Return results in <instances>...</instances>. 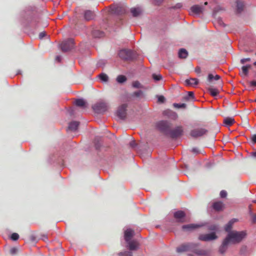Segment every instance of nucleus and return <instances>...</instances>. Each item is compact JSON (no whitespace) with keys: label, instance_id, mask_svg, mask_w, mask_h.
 I'll list each match as a JSON object with an SVG mask.
<instances>
[{"label":"nucleus","instance_id":"4468645a","mask_svg":"<svg viewBox=\"0 0 256 256\" xmlns=\"http://www.w3.org/2000/svg\"><path fill=\"white\" fill-rule=\"evenodd\" d=\"M134 234V232L131 228H127L124 231V238L126 242L132 240Z\"/></svg>","mask_w":256,"mask_h":256},{"label":"nucleus","instance_id":"3c124183","mask_svg":"<svg viewBox=\"0 0 256 256\" xmlns=\"http://www.w3.org/2000/svg\"><path fill=\"white\" fill-rule=\"evenodd\" d=\"M250 58H242V59L240 60V63L242 64H244L246 62H250Z\"/></svg>","mask_w":256,"mask_h":256},{"label":"nucleus","instance_id":"f03ea898","mask_svg":"<svg viewBox=\"0 0 256 256\" xmlns=\"http://www.w3.org/2000/svg\"><path fill=\"white\" fill-rule=\"evenodd\" d=\"M118 56L124 60H132L136 58V53L130 50H120Z\"/></svg>","mask_w":256,"mask_h":256},{"label":"nucleus","instance_id":"13d9d810","mask_svg":"<svg viewBox=\"0 0 256 256\" xmlns=\"http://www.w3.org/2000/svg\"><path fill=\"white\" fill-rule=\"evenodd\" d=\"M250 86H256V80H252L250 82Z\"/></svg>","mask_w":256,"mask_h":256},{"label":"nucleus","instance_id":"dca6fc26","mask_svg":"<svg viewBox=\"0 0 256 256\" xmlns=\"http://www.w3.org/2000/svg\"><path fill=\"white\" fill-rule=\"evenodd\" d=\"M163 114L168 118L173 120H176L178 118L176 113L170 110H166L164 111Z\"/></svg>","mask_w":256,"mask_h":256},{"label":"nucleus","instance_id":"7c9ffc66","mask_svg":"<svg viewBox=\"0 0 256 256\" xmlns=\"http://www.w3.org/2000/svg\"><path fill=\"white\" fill-rule=\"evenodd\" d=\"M250 68H251V66L250 64L244 66H242V74L244 76H247L248 74V70Z\"/></svg>","mask_w":256,"mask_h":256},{"label":"nucleus","instance_id":"f257e3e1","mask_svg":"<svg viewBox=\"0 0 256 256\" xmlns=\"http://www.w3.org/2000/svg\"><path fill=\"white\" fill-rule=\"evenodd\" d=\"M246 236V231L238 232L232 230L228 233L226 236L230 243L235 244L240 242Z\"/></svg>","mask_w":256,"mask_h":256},{"label":"nucleus","instance_id":"cd10ccee","mask_svg":"<svg viewBox=\"0 0 256 256\" xmlns=\"http://www.w3.org/2000/svg\"><path fill=\"white\" fill-rule=\"evenodd\" d=\"M222 206L223 204L220 202H214L212 204L213 208L217 211H220L222 210Z\"/></svg>","mask_w":256,"mask_h":256},{"label":"nucleus","instance_id":"aec40b11","mask_svg":"<svg viewBox=\"0 0 256 256\" xmlns=\"http://www.w3.org/2000/svg\"><path fill=\"white\" fill-rule=\"evenodd\" d=\"M185 82L188 86H195L198 84V80L196 78H190L186 79Z\"/></svg>","mask_w":256,"mask_h":256},{"label":"nucleus","instance_id":"393cba45","mask_svg":"<svg viewBox=\"0 0 256 256\" xmlns=\"http://www.w3.org/2000/svg\"><path fill=\"white\" fill-rule=\"evenodd\" d=\"M237 221V219L233 218L229 221V222L226 225L224 230L228 233L231 231L233 224Z\"/></svg>","mask_w":256,"mask_h":256},{"label":"nucleus","instance_id":"a878e982","mask_svg":"<svg viewBox=\"0 0 256 256\" xmlns=\"http://www.w3.org/2000/svg\"><path fill=\"white\" fill-rule=\"evenodd\" d=\"M92 34L94 38H102L104 36V32L97 29H94L92 32Z\"/></svg>","mask_w":256,"mask_h":256},{"label":"nucleus","instance_id":"bf43d9fd","mask_svg":"<svg viewBox=\"0 0 256 256\" xmlns=\"http://www.w3.org/2000/svg\"><path fill=\"white\" fill-rule=\"evenodd\" d=\"M182 6V4L180 3L177 4L175 6V8H180Z\"/></svg>","mask_w":256,"mask_h":256},{"label":"nucleus","instance_id":"4be33fe9","mask_svg":"<svg viewBox=\"0 0 256 256\" xmlns=\"http://www.w3.org/2000/svg\"><path fill=\"white\" fill-rule=\"evenodd\" d=\"M200 226H201L196 224H188L182 226V228L184 230L189 231L198 228Z\"/></svg>","mask_w":256,"mask_h":256},{"label":"nucleus","instance_id":"b1692460","mask_svg":"<svg viewBox=\"0 0 256 256\" xmlns=\"http://www.w3.org/2000/svg\"><path fill=\"white\" fill-rule=\"evenodd\" d=\"M236 11L238 13H240L244 8V3L242 0H237L236 2Z\"/></svg>","mask_w":256,"mask_h":256},{"label":"nucleus","instance_id":"7ed1b4c3","mask_svg":"<svg viewBox=\"0 0 256 256\" xmlns=\"http://www.w3.org/2000/svg\"><path fill=\"white\" fill-rule=\"evenodd\" d=\"M156 127L159 130L167 136L172 127V124L167 120H161L156 124Z\"/></svg>","mask_w":256,"mask_h":256},{"label":"nucleus","instance_id":"de8ad7c7","mask_svg":"<svg viewBox=\"0 0 256 256\" xmlns=\"http://www.w3.org/2000/svg\"><path fill=\"white\" fill-rule=\"evenodd\" d=\"M220 197L222 198H226L227 196V192L226 190H222L220 192Z\"/></svg>","mask_w":256,"mask_h":256},{"label":"nucleus","instance_id":"f8f14e48","mask_svg":"<svg viewBox=\"0 0 256 256\" xmlns=\"http://www.w3.org/2000/svg\"><path fill=\"white\" fill-rule=\"evenodd\" d=\"M217 238L214 232H212L208 234H203L199 236L198 240L204 242H208L216 240Z\"/></svg>","mask_w":256,"mask_h":256},{"label":"nucleus","instance_id":"052dcab7","mask_svg":"<svg viewBox=\"0 0 256 256\" xmlns=\"http://www.w3.org/2000/svg\"><path fill=\"white\" fill-rule=\"evenodd\" d=\"M192 152L196 154H198L199 152L197 148H194L192 149Z\"/></svg>","mask_w":256,"mask_h":256},{"label":"nucleus","instance_id":"c756f323","mask_svg":"<svg viewBox=\"0 0 256 256\" xmlns=\"http://www.w3.org/2000/svg\"><path fill=\"white\" fill-rule=\"evenodd\" d=\"M75 104L76 106L83 107L86 104L85 101L82 98H78L76 100Z\"/></svg>","mask_w":256,"mask_h":256},{"label":"nucleus","instance_id":"c85d7f7f","mask_svg":"<svg viewBox=\"0 0 256 256\" xmlns=\"http://www.w3.org/2000/svg\"><path fill=\"white\" fill-rule=\"evenodd\" d=\"M224 122L225 124L230 126L234 122V120L232 118H226L224 119Z\"/></svg>","mask_w":256,"mask_h":256},{"label":"nucleus","instance_id":"6e6d98bb","mask_svg":"<svg viewBox=\"0 0 256 256\" xmlns=\"http://www.w3.org/2000/svg\"><path fill=\"white\" fill-rule=\"evenodd\" d=\"M164 0H152L153 2L157 5L160 4Z\"/></svg>","mask_w":256,"mask_h":256},{"label":"nucleus","instance_id":"423d86ee","mask_svg":"<svg viewBox=\"0 0 256 256\" xmlns=\"http://www.w3.org/2000/svg\"><path fill=\"white\" fill-rule=\"evenodd\" d=\"M126 104H122L120 106L116 111V116L120 120H124L126 116Z\"/></svg>","mask_w":256,"mask_h":256},{"label":"nucleus","instance_id":"58836bf2","mask_svg":"<svg viewBox=\"0 0 256 256\" xmlns=\"http://www.w3.org/2000/svg\"><path fill=\"white\" fill-rule=\"evenodd\" d=\"M186 100H190L194 98V93L192 92H189L188 95L185 97Z\"/></svg>","mask_w":256,"mask_h":256},{"label":"nucleus","instance_id":"5701e85b","mask_svg":"<svg viewBox=\"0 0 256 256\" xmlns=\"http://www.w3.org/2000/svg\"><path fill=\"white\" fill-rule=\"evenodd\" d=\"M79 124V122L72 121L69 124L68 130L70 131L74 132L77 130Z\"/></svg>","mask_w":256,"mask_h":256},{"label":"nucleus","instance_id":"412c9836","mask_svg":"<svg viewBox=\"0 0 256 256\" xmlns=\"http://www.w3.org/2000/svg\"><path fill=\"white\" fill-rule=\"evenodd\" d=\"M94 17V14L90 10H86L84 13V18L85 20L88 21L92 20Z\"/></svg>","mask_w":256,"mask_h":256},{"label":"nucleus","instance_id":"8fccbe9b","mask_svg":"<svg viewBox=\"0 0 256 256\" xmlns=\"http://www.w3.org/2000/svg\"><path fill=\"white\" fill-rule=\"evenodd\" d=\"M251 140L253 144H256V134L252 136Z\"/></svg>","mask_w":256,"mask_h":256},{"label":"nucleus","instance_id":"a211bd4d","mask_svg":"<svg viewBox=\"0 0 256 256\" xmlns=\"http://www.w3.org/2000/svg\"><path fill=\"white\" fill-rule=\"evenodd\" d=\"M229 244L230 242L226 238L223 240L222 245L220 246L219 248V252L222 254L224 253L228 248V245Z\"/></svg>","mask_w":256,"mask_h":256},{"label":"nucleus","instance_id":"e2e57ef3","mask_svg":"<svg viewBox=\"0 0 256 256\" xmlns=\"http://www.w3.org/2000/svg\"><path fill=\"white\" fill-rule=\"evenodd\" d=\"M195 71L197 73H200V67L196 68Z\"/></svg>","mask_w":256,"mask_h":256},{"label":"nucleus","instance_id":"864d4df0","mask_svg":"<svg viewBox=\"0 0 256 256\" xmlns=\"http://www.w3.org/2000/svg\"><path fill=\"white\" fill-rule=\"evenodd\" d=\"M18 250L16 248H12L10 250V252L12 254H14L16 253Z\"/></svg>","mask_w":256,"mask_h":256},{"label":"nucleus","instance_id":"680f3d73","mask_svg":"<svg viewBox=\"0 0 256 256\" xmlns=\"http://www.w3.org/2000/svg\"><path fill=\"white\" fill-rule=\"evenodd\" d=\"M252 222L253 223H256V214L252 215Z\"/></svg>","mask_w":256,"mask_h":256},{"label":"nucleus","instance_id":"f704fd0d","mask_svg":"<svg viewBox=\"0 0 256 256\" xmlns=\"http://www.w3.org/2000/svg\"><path fill=\"white\" fill-rule=\"evenodd\" d=\"M220 78V76L216 74L214 76L212 74H209L208 75V80L211 82L212 80H218Z\"/></svg>","mask_w":256,"mask_h":256},{"label":"nucleus","instance_id":"4d7b16f0","mask_svg":"<svg viewBox=\"0 0 256 256\" xmlns=\"http://www.w3.org/2000/svg\"><path fill=\"white\" fill-rule=\"evenodd\" d=\"M62 60V57L60 56H57L56 58V61L60 62Z\"/></svg>","mask_w":256,"mask_h":256},{"label":"nucleus","instance_id":"774afa93","mask_svg":"<svg viewBox=\"0 0 256 256\" xmlns=\"http://www.w3.org/2000/svg\"><path fill=\"white\" fill-rule=\"evenodd\" d=\"M254 66H256V62H255L254 63Z\"/></svg>","mask_w":256,"mask_h":256},{"label":"nucleus","instance_id":"69168bd1","mask_svg":"<svg viewBox=\"0 0 256 256\" xmlns=\"http://www.w3.org/2000/svg\"><path fill=\"white\" fill-rule=\"evenodd\" d=\"M252 156L256 158V152H253L252 154Z\"/></svg>","mask_w":256,"mask_h":256},{"label":"nucleus","instance_id":"2f4dec72","mask_svg":"<svg viewBox=\"0 0 256 256\" xmlns=\"http://www.w3.org/2000/svg\"><path fill=\"white\" fill-rule=\"evenodd\" d=\"M208 90L210 94L213 96H216L219 93L218 90L216 88H208Z\"/></svg>","mask_w":256,"mask_h":256},{"label":"nucleus","instance_id":"5fc2aeb1","mask_svg":"<svg viewBox=\"0 0 256 256\" xmlns=\"http://www.w3.org/2000/svg\"><path fill=\"white\" fill-rule=\"evenodd\" d=\"M46 34L45 32H41L39 34V38L40 39H42L43 38H44L46 36Z\"/></svg>","mask_w":256,"mask_h":256},{"label":"nucleus","instance_id":"338daca9","mask_svg":"<svg viewBox=\"0 0 256 256\" xmlns=\"http://www.w3.org/2000/svg\"><path fill=\"white\" fill-rule=\"evenodd\" d=\"M46 239H47V237L46 236H44V238H43L44 240H45Z\"/></svg>","mask_w":256,"mask_h":256},{"label":"nucleus","instance_id":"603ef678","mask_svg":"<svg viewBox=\"0 0 256 256\" xmlns=\"http://www.w3.org/2000/svg\"><path fill=\"white\" fill-rule=\"evenodd\" d=\"M130 146L132 148H134L136 146V142H135V140H132L130 142Z\"/></svg>","mask_w":256,"mask_h":256},{"label":"nucleus","instance_id":"a18cd8bd","mask_svg":"<svg viewBox=\"0 0 256 256\" xmlns=\"http://www.w3.org/2000/svg\"><path fill=\"white\" fill-rule=\"evenodd\" d=\"M208 229L211 230H216L218 228L216 225L212 224L209 226Z\"/></svg>","mask_w":256,"mask_h":256},{"label":"nucleus","instance_id":"bb28decb","mask_svg":"<svg viewBox=\"0 0 256 256\" xmlns=\"http://www.w3.org/2000/svg\"><path fill=\"white\" fill-rule=\"evenodd\" d=\"M178 57L180 58H186L188 56V51L184 48H180L178 51Z\"/></svg>","mask_w":256,"mask_h":256},{"label":"nucleus","instance_id":"20e7f679","mask_svg":"<svg viewBox=\"0 0 256 256\" xmlns=\"http://www.w3.org/2000/svg\"><path fill=\"white\" fill-rule=\"evenodd\" d=\"M60 47L62 51L64 52L72 50L74 48L73 39L69 38L63 41L60 44Z\"/></svg>","mask_w":256,"mask_h":256},{"label":"nucleus","instance_id":"9d476101","mask_svg":"<svg viewBox=\"0 0 256 256\" xmlns=\"http://www.w3.org/2000/svg\"><path fill=\"white\" fill-rule=\"evenodd\" d=\"M195 245L192 248V252H194L196 254L199 256H204L208 254V252L206 250L198 248V247L200 246L199 243H194Z\"/></svg>","mask_w":256,"mask_h":256},{"label":"nucleus","instance_id":"39448f33","mask_svg":"<svg viewBox=\"0 0 256 256\" xmlns=\"http://www.w3.org/2000/svg\"><path fill=\"white\" fill-rule=\"evenodd\" d=\"M183 128L182 126H176L173 130L170 129L168 134L167 136H169L172 138H176L182 134Z\"/></svg>","mask_w":256,"mask_h":256},{"label":"nucleus","instance_id":"a19ab883","mask_svg":"<svg viewBox=\"0 0 256 256\" xmlns=\"http://www.w3.org/2000/svg\"><path fill=\"white\" fill-rule=\"evenodd\" d=\"M132 86L134 88H141L142 86L138 81H134L132 82Z\"/></svg>","mask_w":256,"mask_h":256},{"label":"nucleus","instance_id":"0eeeda50","mask_svg":"<svg viewBox=\"0 0 256 256\" xmlns=\"http://www.w3.org/2000/svg\"><path fill=\"white\" fill-rule=\"evenodd\" d=\"M92 108L96 113H102L107 110V106L105 102H100L93 106Z\"/></svg>","mask_w":256,"mask_h":256},{"label":"nucleus","instance_id":"2eb2a0df","mask_svg":"<svg viewBox=\"0 0 256 256\" xmlns=\"http://www.w3.org/2000/svg\"><path fill=\"white\" fill-rule=\"evenodd\" d=\"M204 10V8L202 6H200L198 5H194L190 8L191 12L192 14L199 15L202 14Z\"/></svg>","mask_w":256,"mask_h":256},{"label":"nucleus","instance_id":"79ce46f5","mask_svg":"<svg viewBox=\"0 0 256 256\" xmlns=\"http://www.w3.org/2000/svg\"><path fill=\"white\" fill-rule=\"evenodd\" d=\"M19 238V235L17 234V233H13L11 235V236H10V238L12 240H16L18 239Z\"/></svg>","mask_w":256,"mask_h":256},{"label":"nucleus","instance_id":"e433bc0d","mask_svg":"<svg viewBox=\"0 0 256 256\" xmlns=\"http://www.w3.org/2000/svg\"><path fill=\"white\" fill-rule=\"evenodd\" d=\"M152 78L156 81L158 82L162 79V76L160 74H154L152 75Z\"/></svg>","mask_w":256,"mask_h":256},{"label":"nucleus","instance_id":"f3484780","mask_svg":"<svg viewBox=\"0 0 256 256\" xmlns=\"http://www.w3.org/2000/svg\"><path fill=\"white\" fill-rule=\"evenodd\" d=\"M126 242L127 246L130 250H135L138 248V243L136 240H131Z\"/></svg>","mask_w":256,"mask_h":256},{"label":"nucleus","instance_id":"1a4fd4ad","mask_svg":"<svg viewBox=\"0 0 256 256\" xmlns=\"http://www.w3.org/2000/svg\"><path fill=\"white\" fill-rule=\"evenodd\" d=\"M194 246L192 242L184 244L178 247L176 250L178 253L191 251Z\"/></svg>","mask_w":256,"mask_h":256},{"label":"nucleus","instance_id":"c03bdc74","mask_svg":"<svg viewBox=\"0 0 256 256\" xmlns=\"http://www.w3.org/2000/svg\"><path fill=\"white\" fill-rule=\"evenodd\" d=\"M142 90H138L134 92L132 96L136 97H139L142 94Z\"/></svg>","mask_w":256,"mask_h":256},{"label":"nucleus","instance_id":"09e8293b","mask_svg":"<svg viewBox=\"0 0 256 256\" xmlns=\"http://www.w3.org/2000/svg\"><path fill=\"white\" fill-rule=\"evenodd\" d=\"M220 10V6H216V7L213 11V16H215L216 14Z\"/></svg>","mask_w":256,"mask_h":256},{"label":"nucleus","instance_id":"37998d69","mask_svg":"<svg viewBox=\"0 0 256 256\" xmlns=\"http://www.w3.org/2000/svg\"><path fill=\"white\" fill-rule=\"evenodd\" d=\"M216 20H217L218 24L219 26H223V27L225 26L226 25L224 24V22H223V21L222 20V19L221 18H218Z\"/></svg>","mask_w":256,"mask_h":256},{"label":"nucleus","instance_id":"ddd939ff","mask_svg":"<svg viewBox=\"0 0 256 256\" xmlns=\"http://www.w3.org/2000/svg\"><path fill=\"white\" fill-rule=\"evenodd\" d=\"M174 216L178 222H184L186 214L183 211L178 210L174 212Z\"/></svg>","mask_w":256,"mask_h":256},{"label":"nucleus","instance_id":"6e6552de","mask_svg":"<svg viewBox=\"0 0 256 256\" xmlns=\"http://www.w3.org/2000/svg\"><path fill=\"white\" fill-rule=\"evenodd\" d=\"M110 12L113 14H121L125 12V10L122 6L116 4L110 6Z\"/></svg>","mask_w":256,"mask_h":256},{"label":"nucleus","instance_id":"0e129e2a","mask_svg":"<svg viewBox=\"0 0 256 256\" xmlns=\"http://www.w3.org/2000/svg\"><path fill=\"white\" fill-rule=\"evenodd\" d=\"M246 250V247L244 246L240 250V253L243 254L244 252Z\"/></svg>","mask_w":256,"mask_h":256},{"label":"nucleus","instance_id":"9b49d317","mask_svg":"<svg viewBox=\"0 0 256 256\" xmlns=\"http://www.w3.org/2000/svg\"><path fill=\"white\" fill-rule=\"evenodd\" d=\"M208 130L203 128H198L192 130L190 132V136L193 138L202 136L206 134Z\"/></svg>","mask_w":256,"mask_h":256},{"label":"nucleus","instance_id":"ea45409f","mask_svg":"<svg viewBox=\"0 0 256 256\" xmlns=\"http://www.w3.org/2000/svg\"><path fill=\"white\" fill-rule=\"evenodd\" d=\"M174 108H185L186 107V104H174Z\"/></svg>","mask_w":256,"mask_h":256},{"label":"nucleus","instance_id":"473e14b6","mask_svg":"<svg viewBox=\"0 0 256 256\" xmlns=\"http://www.w3.org/2000/svg\"><path fill=\"white\" fill-rule=\"evenodd\" d=\"M126 80V78L124 76L119 75L116 78V81L122 84L125 82Z\"/></svg>","mask_w":256,"mask_h":256},{"label":"nucleus","instance_id":"6ab92c4d","mask_svg":"<svg viewBox=\"0 0 256 256\" xmlns=\"http://www.w3.org/2000/svg\"><path fill=\"white\" fill-rule=\"evenodd\" d=\"M130 12L134 17H137L140 16L143 12L142 9L140 7L132 8L130 9Z\"/></svg>","mask_w":256,"mask_h":256},{"label":"nucleus","instance_id":"c9c22d12","mask_svg":"<svg viewBox=\"0 0 256 256\" xmlns=\"http://www.w3.org/2000/svg\"><path fill=\"white\" fill-rule=\"evenodd\" d=\"M119 256H132V253L131 252H122L118 253Z\"/></svg>","mask_w":256,"mask_h":256},{"label":"nucleus","instance_id":"72a5a7b5","mask_svg":"<svg viewBox=\"0 0 256 256\" xmlns=\"http://www.w3.org/2000/svg\"><path fill=\"white\" fill-rule=\"evenodd\" d=\"M99 78L101 80L104 82H106L108 81V76L104 73H102L98 76Z\"/></svg>","mask_w":256,"mask_h":256},{"label":"nucleus","instance_id":"4c0bfd02","mask_svg":"<svg viewBox=\"0 0 256 256\" xmlns=\"http://www.w3.org/2000/svg\"><path fill=\"white\" fill-rule=\"evenodd\" d=\"M94 142L96 148V150H98L100 148L101 146L100 143L99 141V138H96L94 139Z\"/></svg>","mask_w":256,"mask_h":256},{"label":"nucleus","instance_id":"49530a36","mask_svg":"<svg viewBox=\"0 0 256 256\" xmlns=\"http://www.w3.org/2000/svg\"><path fill=\"white\" fill-rule=\"evenodd\" d=\"M158 100L159 102L163 103L165 101V98L162 96H158Z\"/></svg>","mask_w":256,"mask_h":256}]
</instances>
